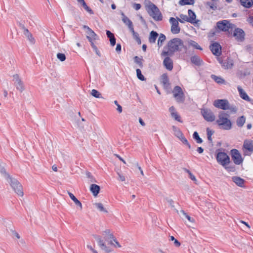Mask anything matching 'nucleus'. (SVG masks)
Listing matches in <instances>:
<instances>
[{
	"instance_id": "nucleus-1",
	"label": "nucleus",
	"mask_w": 253,
	"mask_h": 253,
	"mask_svg": "<svg viewBox=\"0 0 253 253\" xmlns=\"http://www.w3.org/2000/svg\"><path fill=\"white\" fill-rule=\"evenodd\" d=\"M183 48V41L179 38H174L168 42L167 47L164 48L162 55L164 56H171L174 52L181 50Z\"/></svg>"
},
{
	"instance_id": "nucleus-2",
	"label": "nucleus",
	"mask_w": 253,
	"mask_h": 253,
	"mask_svg": "<svg viewBox=\"0 0 253 253\" xmlns=\"http://www.w3.org/2000/svg\"><path fill=\"white\" fill-rule=\"evenodd\" d=\"M146 10L150 15L155 21H161L163 19V16L159 8L151 1L148 2L145 5Z\"/></svg>"
},
{
	"instance_id": "nucleus-3",
	"label": "nucleus",
	"mask_w": 253,
	"mask_h": 253,
	"mask_svg": "<svg viewBox=\"0 0 253 253\" xmlns=\"http://www.w3.org/2000/svg\"><path fill=\"white\" fill-rule=\"evenodd\" d=\"M7 182L10 184L14 192L20 196H23V188L21 184L15 178L11 177L9 175H7V178L6 179Z\"/></svg>"
},
{
	"instance_id": "nucleus-4",
	"label": "nucleus",
	"mask_w": 253,
	"mask_h": 253,
	"mask_svg": "<svg viewBox=\"0 0 253 253\" xmlns=\"http://www.w3.org/2000/svg\"><path fill=\"white\" fill-rule=\"evenodd\" d=\"M83 28L85 30L86 38L90 42L92 47L95 50L96 53L98 54L97 47L94 45L93 42L94 41H96L98 38L97 35L87 26L84 25Z\"/></svg>"
},
{
	"instance_id": "nucleus-5",
	"label": "nucleus",
	"mask_w": 253,
	"mask_h": 253,
	"mask_svg": "<svg viewBox=\"0 0 253 253\" xmlns=\"http://www.w3.org/2000/svg\"><path fill=\"white\" fill-rule=\"evenodd\" d=\"M222 166L228 172H235L236 170L234 164L231 163L229 157L224 152H222Z\"/></svg>"
},
{
	"instance_id": "nucleus-6",
	"label": "nucleus",
	"mask_w": 253,
	"mask_h": 253,
	"mask_svg": "<svg viewBox=\"0 0 253 253\" xmlns=\"http://www.w3.org/2000/svg\"><path fill=\"white\" fill-rule=\"evenodd\" d=\"M230 154L232 160L235 165H240L243 163L244 159L238 150L236 149L231 150Z\"/></svg>"
},
{
	"instance_id": "nucleus-7",
	"label": "nucleus",
	"mask_w": 253,
	"mask_h": 253,
	"mask_svg": "<svg viewBox=\"0 0 253 253\" xmlns=\"http://www.w3.org/2000/svg\"><path fill=\"white\" fill-rule=\"evenodd\" d=\"M173 96L178 102H183L184 101V93L181 88L175 86L173 90Z\"/></svg>"
},
{
	"instance_id": "nucleus-8",
	"label": "nucleus",
	"mask_w": 253,
	"mask_h": 253,
	"mask_svg": "<svg viewBox=\"0 0 253 253\" xmlns=\"http://www.w3.org/2000/svg\"><path fill=\"white\" fill-rule=\"evenodd\" d=\"M235 29V26L227 20L222 21V31L227 32L228 36L232 35V32Z\"/></svg>"
},
{
	"instance_id": "nucleus-9",
	"label": "nucleus",
	"mask_w": 253,
	"mask_h": 253,
	"mask_svg": "<svg viewBox=\"0 0 253 253\" xmlns=\"http://www.w3.org/2000/svg\"><path fill=\"white\" fill-rule=\"evenodd\" d=\"M169 22L171 25L170 31L173 34H177L180 32V28L179 26L178 21L176 18L170 17Z\"/></svg>"
},
{
	"instance_id": "nucleus-10",
	"label": "nucleus",
	"mask_w": 253,
	"mask_h": 253,
	"mask_svg": "<svg viewBox=\"0 0 253 253\" xmlns=\"http://www.w3.org/2000/svg\"><path fill=\"white\" fill-rule=\"evenodd\" d=\"M201 112L204 118L207 121L211 122L215 120V116L211 110L208 109H202Z\"/></svg>"
},
{
	"instance_id": "nucleus-11",
	"label": "nucleus",
	"mask_w": 253,
	"mask_h": 253,
	"mask_svg": "<svg viewBox=\"0 0 253 253\" xmlns=\"http://www.w3.org/2000/svg\"><path fill=\"white\" fill-rule=\"evenodd\" d=\"M13 81H14V85L16 89L21 92L25 89V86L23 82L19 78L18 74H15L13 76Z\"/></svg>"
},
{
	"instance_id": "nucleus-12",
	"label": "nucleus",
	"mask_w": 253,
	"mask_h": 253,
	"mask_svg": "<svg viewBox=\"0 0 253 253\" xmlns=\"http://www.w3.org/2000/svg\"><path fill=\"white\" fill-rule=\"evenodd\" d=\"M233 36L238 42H243L245 39V34L244 31L240 28L235 29L234 30Z\"/></svg>"
},
{
	"instance_id": "nucleus-13",
	"label": "nucleus",
	"mask_w": 253,
	"mask_h": 253,
	"mask_svg": "<svg viewBox=\"0 0 253 253\" xmlns=\"http://www.w3.org/2000/svg\"><path fill=\"white\" fill-rule=\"evenodd\" d=\"M243 151L245 155H247L248 151H253V140H245L243 144Z\"/></svg>"
},
{
	"instance_id": "nucleus-14",
	"label": "nucleus",
	"mask_w": 253,
	"mask_h": 253,
	"mask_svg": "<svg viewBox=\"0 0 253 253\" xmlns=\"http://www.w3.org/2000/svg\"><path fill=\"white\" fill-rule=\"evenodd\" d=\"M93 237L98 242V245L99 247L103 250H104L107 253H109L110 250L109 248L106 246L104 241L102 240L101 237L100 236L97 235H93Z\"/></svg>"
},
{
	"instance_id": "nucleus-15",
	"label": "nucleus",
	"mask_w": 253,
	"mask_h": 253,
	"mask_svg": "<svg viewBox=\"0 0 253 253\" xmlns=\"http://www.w3.org/2000/svg\"><path fill=\"white\" fill-rule=\"evenodd\" d=\"M222 110H228L231 113H235L237 109L234 105H231L227 100L222 99Z\"/></svg>"
},
{
	"instance_id": "nucleus-16",
	"label": "nucleus",
	"mask_w": 253,
	"mask_h": 253,
	"mask_svg": "<svg viewBox=\"0 0 253 253\" xmlns=\"http://www.w3.org/2000/svg\"><path fill=\"white\" fill-rule=\"evenodd\" d=\"M210 49L212 53L216 56H218L221 53V47L219 44L216 42L213 43L211 45Z\"/></svg>"
},
{
	"instance_id": "nucleus-17",
	"label": "nucleus",
	"mask_w": 253,
	"mask_h": 253,
	"mask_svg": "<svg viewBox=\"0 0 253 253\" xmlns=\"http://www.w3.org/2000/svg\"><path fill=\"white\" fill-rule=\"evenodd\" d=\"M121 15L122 20L124 23H125L126 25L127 26L129 30H132V28H133V26L131 21L126 16L123 12L121 13Z\"/></svg>"
},
{
	"instance_id": "nucleus-18",
	"label": "nucleus",
	"mask_w": 253,
	"mask_h": 253,
	"mask_svg": "<svg viewBox=\"0 0 253 253\" xmlns=\"http://www.w3.org/2000/svg\"><path fill=\"white\" fill-rule=\"evenodd\" d=\"M232 126L231 121L222 116V129L230 130L232 128Z\"/></svg>"
},
{
	"instance_id": "nucleus-19",
	"label": "nucleus",
	"mask_w": 253,
	"mask_h": 253,
	"mask_svg": "<svg viewBox=\"0 0 253 253\" xmlns=\"http://www.w3.org/2000/svg\"><path fill=\"white\" fill-rule=\"evenodd\" d=\"M211 154L214 155L218 164L221 165V149L218 148L215 150V152H211Z\"/></svg>"
},
{
	"instance_id": "nucleus-20",
	"label": "nucleus",
	"mask_w": 253,
	"mask_h": 253,
	"mask_svg": "<svg viewBox=\"0 0 253 253\" xmlns=\"http://www.w3.org/2000/svg\"><path fill=\"white\" fill-rule=\"evenodd\" d=\"M237 89L239 92L240 96L243 99L246 100V101L250 100V98L249 96L247 95L246 92L244 91V90L240 86H238Z\"/></svg>"
},
{
	"instance_id": "nucleus-21",
	"label": "nucleus",
	"mask_w": 253,
	"mask_h": 253,
	"mask_svg": "<svg viewBox=\"0 0 253 253\" xmlns=\"http://www.w3.org/2000/svg\"><path fill=\"white\" fill-rule=\"evenodd\" d=\"M100 187L99 185L95 184H92L90 186V191L91 192L93 196H96L99 193Z\"/></svg>"
},
{
	"instance_id": "nucleus-22",
	"label": "nucleus",
	"mask_w": 253,
	"mask_h": 253,
	"mask_svg": "<svg viewBox=\"0 0 253 253\" xmlns=\"http://www.w3.org/2000/svg\"><path fill=\"white\" fill-rule=\"evenodd\" d=\"M158 34L156 31H151L149 35V42L151 43H155L156 39L158 38Z\"/></svg>"
},
{
	"instance_id": "nucleus-23",
	"label": "nucleus",
	"mask_w": 253,
	"mask_h": 253,
	"mask_svg": "<svg viewBox=\"0 0 253 253\" xmlns=\"http://www.w3.org/2000/svg\"><path fill=\"white\" fill-rule=\"evenodd\" d=\"M232 180L238 186L243 187L244 184L245 180L238 176L232 177Z\"/></svg>"
},
{
	"instance_id": "nucleus-24",
	"label": "nucleus",
	"mask_w": 253,
	"mask_h": 253,
	"mask_svg": "<svg viewBox=\"0 0 253 253\" xmlns=\"http://www.w3.org/2000/svg\"><path fill=\"white\" fill-rule=\"evenodd\" d=\"M188 18L189 20V22L191 23H196V16L195 13L191 9H189L188 11Z\"/></svg>"
},
{
	"instance_id": "nucleus-25",
	"label": "nucleus",
	"mask_w": 253,
	"mask_h": 253,
	"mask_svg": "<svg viewBox=\"0 0 253 253\" xmlns=\"http://www.w3.org/2000/svg\"><path fill=\"white\" fill-rule=\"evenodd\" d=\"M68 194L70 198L74 202L75 204L80 208V209H82V204L81 202L78 200V199L73 194L70 192H68Z\"/></svg>"
},
{
	"instance_id": "nucleus-26",
	"label": "nucleus",
	"mask_w": 253,
	"mask_h": 253,
	"mask_svg": "<svg viewBox=\"0 0 253 253\" xmlns=\"http://www.w3.org/2000/svg\"><path fill=\"white\" fill-rule=\"evenodd\" d=\"M246 122V117L244 116H241L237 118L236 124L239 127H242Z\"/></svg>"
},
{
	"instance_id": "nucleus-27",
	"label": "nucleus",
	"mask_w": 253,
	"mask_h": 253,
	"mask_svg": "<svg viewBox=\"0 0 253 253\" xmlns=\"http://www.w3.org/2000/svg\"><path fill=\"white\" fill-rule=\"evenodd\" d=\"M166 37L163 34H160L158 40L157 45L159 47H161L164 42L166 41Z\"/></svg>"
},
{
	"instance_id": "nucleus-28",
	"label": "nucleus",
	"mask_w": 253,
	"mask_h": 253,
	"mask_svg": "<svg viewBox=\"0 0 253 253\" xmlns=\"http://www.w3.org/2000/svg\"><path fill=\"white\" fill-rule=\"evenodd\" d=\"M241 4L247 8H250L253 4V0H240Z\"/></svg>"
},
{
	"instance_id": "nucleus-29",
	"label": "nucleus",
	"mask_w": 253,
	"mask_h": 253,
	"mask_svg": "<svg viewBox=\"0 0 253 253\" xmlns=\"http://www.w3.org/2000/svg\"><path fill=\"white\" fill-rule=\"evenodd\" d=\"M176 19L178 20V21L182 23H184L185 22H189L188 16L182 14H180L179 17H176Z\"/></svg>"
},
{
	"instance_id": "nucleus-30",
	"label": "nucleus",
	"mask_w": 253,
	"mask_h": 253,
	"mask_svg": "<svg viewBox=\"0 0 253 253\" xmlns=\"http://www.w3.org/2000/svg\"><path fill=\"white\" fill-rule=\"evenodd\" d=\"M172 130L174 132V134L175 136H176L177 138H180L181 137L182 135H183V133L180 131V130L176 126H172Z\"/></svg>"
},
{
	"instance_id": "nucleus-31",
	"label": "nucleus",
	"mask_w": 253,
	"mask_h": 253,
	"mask_svg": "<svg viewBox=\"0 0 253 253\" xmlns=\"http://www.w3.org/2000/svg\"><path fill=\"white\" fill-rule=\"evenodd\" d=\"M162 83L165 87H168L169 85V79L166 74H163L161 77Z\"/></svg>"
},
{
	"instance_id": "nucleus-32",
	"label": "nucleus",
	"mask_w": 253,
	"mask_h": 253,
	"mask_svg": "<svg viewBox=\"0 0 253 253\" xmlns=\"http://www.w3.org/2000/svg\"><path fill=\"white\" fill-rule=\"evenodd\" d=\"M94 205L100 211L104 212L105 213L108 212V211L106 210L105 208H104L102 204L100 203H96L94 204Z\"/></svg>"
},
{
	"instance_id": "nucleus-33",
	"label": "nucleus",
	"mask_w": 253,
	"mask_h": 253,
	"mask_svg": "<svg viewBox=\"0 0 253 253\" xmlns=\"http://www.w3.org/2000/svg\"><path fill=\"white\" fill-rule=\"evenodd\" d=\"M194 3V0H180L179 2V4L181 5H193Z\"/></svg>"
},
{
	"instance_id": "nucleus-34",
	"label": "nucleus",
	"mask_w": 253,
	"mask_h": 253,
	"mask_svg": "<svg viewBox=\"0 0 253 253\" xmlns=\"http://www.w3.org/2000/svg\"><path fill=\"white\" fill-rule=\"evenodd\" d=\"M180 213L182 214V217L187 218L190 222L194 223L195 220L193 218L191 217L189 215L187 214L183 210L180 211Z\"/></svg>"
},
{
	"instance_id": "nucleus-35",
	"label": "nucleus",
	"mask_w": 253,
	"mask_h": 253,
	"mask_svg": "<svg viewBox=\"0 0 253 253\" xmlns=\"http://www.w3.org/2000/svg\"><path fill=\"white\" fill-rule=\"evenodd\" d=\"M193 137L196 140L197 143H202L203 142V140L200 137L197 131H194L193 134Z\"/></svg>"
},
{
	"instance_id": "nucleus-36",
	"label": "nucleus",
	"mask_w": 253,
	"mask_h": 253,
	"mask_svg": "<svg viewBox=\"0 0 253 253\" xmlns=\"http://www.w3.org/2000/svg\"><path fill=\"white\" fill-rule=\"evenodd\" d=\"M136 76L137 78L140 81H144L146 80V78L142 74L141 71L140 69H136Z\"/></svg>"
},
{
	"instance_id": "nucleus-37",
	"label": "nucleus",
	"mask_w": 253,
	"mask_h": 253,
	"mask_svg": "<svg viewBox=\"0 0 253 253\" xmlns=\"http://www.w3.org/2000/svg\"><path fill=\"white\" fill-rule=\"evenodd\" d=\"M129 31L132 33L133 38L137 42L140 43L141 40L140 38L139 37V35L138 33L134 31V28H132V30H130Z\"/></svg>"
},
{
	"instance_id": "nucleus-38",
	"label": "nucleus",
	"mask_w": 253,
	"mask_h": 253,
	"mask_svg": "<svg viewBox=\"0 0 253 253\" xmlns=\"http://www.w3.org/2000/svg\"><path fill=\"white\" fill-rule=\"evenodd\" d=\"M91 94L94 97L99 98L101 97V94L96 89H92L91 91Z\"/></svg>"
},
{
	"instance_id": "nucleus-39",
	"label": "nucleus",
	"mask_w": 253,
	"mask_h": 253,
	"mask_svg": "<svg viewBox=\"0 0 253 253\" xmlns=\"http://www.w3.org/2000/svg\"><path fill=\"white\" fill-rule=\"evenodd\" d=\"M190 45L192 46V47H195L196 49L202 50V48L201 46L197 43L196 42L193 41H190L189 42Z\"/></svg>"
},
{
	"instance_id": "nucleus-40",
	"label": "nucleus",
	"mask_w": 253,
	"mask_h": 253,
	"mask_svg": "<svg viewBox=\"0 0 253 253\" xmlns=\"http://www.w3.org/2000/svg\"><path fill=\"white\" fill-rule=\"evenodd\" d=\"M0 172L1 174H3L4 175L5 178H7V175H9L6 172V170L5 169L4 167L3 166V164H0Z\"/></svg>"
},
{
	"instance_id": "nucleus-41",
	"label": "nucleus",
	"mask_w": 253,
	"mask_h": 253,
	"mask_svg": "<svg viewBox=\"0 0 253 253\" xmlns=\"http://www.w3.org/2000/svg\"><path fill=\"white\" fill-rule=\"evenodd\" d=\"M81 4H82L83 7L87 12H88L89 13L91 14H93L92 10L86 5L84 1Z\"/></svg>"
},
{
	"instance_id": "nucleus-42",
	"label": "nucleus",
	"mask_w": 253,
	"mask_h": 253,
	"mask_svg": "<svg viewBox=\"0 0 253 253\" xmlns=\"http://www.w3.org/2000/svg\"><path fill=\"white\" fill-rule=\"evenodd\" d=\"M179 139L181 141V142L184 143V144L186 145L189 149L191 148V146L190 144L188 143L187 140L186 139V138L184 136V135H182L181 137L179 138Z\"/></svg>"
},
{
	"instance_id": "nucleus-43",
	"label": "nucleus",
	"mask_w": 253,
	"mask_h": 253,
	"mask_svg": "<svg viewBox=\"0 0 253 253\" xmlns=\"http://www.w3.org/2000/svg\"><path fill=\"white\" fill-rule=\"evenodd\" d=\"M169 240L174 242V245L175 247H178L180 246V243L177 239H175L173 236H170Z\"/></svg>"
},
{
	"instance_id": "nucleus-44",
	"label": "nucleus",
	"mask_w": 253,
	"mask_h": 253,
	"mask_svg": "<svg viewBox=\"0 0 253 253\" xmlns=\"http://www.w3.org/2000/svg\"><path fill=\"white\" fill-rule=\"evenodd\" d=\"M214 106L219 109H221V99H217L214 101Z\"/></svg>"
},
{
	"instance_id": "nucleus-45",
	"label": "nucleus",
	"mask_w": 253,
	"mask_h": 253,
	"mask_svg": "<svg viewBox=\"0 0 253 253\" xmlns=\"http://www.w3.org/2000/svg\"><path fill=\"white\" fill-rule=\"evenodd\" d=\"M192 63H200V59L199 57L194 56L191 59Z\"/></svg>"
},
{
	"instance_id": "nucleus-46",
	"label": "nucleus",
	"mask_w": 253,
	"mask_h": 253,
	"mask_svg": "<svg viewBox=\"0 0 253 253\" xmlns=\"http://www.w3.org/2000/svg\"><path fill=\"white\" fill-rule=\"evenodd\" d=\"M171 115V117L177 121L179 122H182V121L180 120V117L178 115V114L176 112L174 113H172Z\"/></svg>"
},
{
	"instance_id": "nucleus-47",
	"label": "nucleus",
	"mask_w": 253,
	"mask_h": 253,
	"mask_svg": "<svg viewBox=\"0 0 253 253\" xmlns=\"http://www.w3.org/2000/svg\"><path fill=\"white\" fill-rule=\"evenodd\" d=\"M57 57L61 62L64 61L66 59L65 55L63 53H58L57 54Z\"/></svg>"
},
{
	"instance_id": "nucleus-48",
	"label": "nucleus",
	"mask_w": 253,
	"mask_h": 253,
	"mask_svg": "<svg viewBox=\"0 0 253 253\" xmlns=\"http://www.w3.org/2000/svg\"><path fill=\"white\" fill-rule=\"evenodd\" d=\"M87 177L89 179V180L91 182H96L95 178L92 176L89 172H87L86 173Z\"/></svg>"
},
{
	"instance_id": "nucleus-49",
	"label": "nucleus",
	"mask_w": 253,
	"mask_h": 253,
	"mask_svg": "<svg viewBox=\"0 0 253 253\" xmlns=\"http://www.w3.org/2000/svg\"><path fill=\"white\" fill-rule=\"evenodd\" d=\"M211 77L216 83H217L218 84L221 83V77H217L216 76L214 75H211Z\"/></svg>"
},
{
	"instance_id": "nucleus-50",
	"label": "nucleus",
	"mask_w": 253,
	"mask_h": 253,
	"mask_svg": "<svg viewBox=\"0 0 253 253\" xmlns=\"http://www.w3.org/2000/svg\"><path fill=\"white\" fill-rule=\"evenodd\" d=\"M104 239L106 241H108L109 240H112L114 241V239H116L113 234L110 233L108 236H105Z\"/></svg>"
},
{
	"instance_id": "nucleus-51",
	"label": "nucleus",
	"mask_w": 253,
	"mask_h": 253,
	"mask_svg": "<svg viewBox=\"0 0 253 253\" xmlns=\"http://www.w3.org/2000/svg\"><path fill=\"white\" fill-rule=\"evenodd\" d=\"M27 39L29 41V42L32 44H34L35 42V40L33 37L32 34H30V36H29L28 37H27Z\"/></svg>"
},
{
	"instance_id": "nucleus-52",
	"label": "nucleus",
	"mask_w": 253,
	"mask_h": 253,
	"mask_svg": "<svg viewBox=\"0 0 253 253\" xmlns=\"http://www.w3.org/2000/svg\"><path fill=\"white\" fill-rule=\"evenodd\" d=\"M114 104L115 105H116L117 106V111L120 113H122V107L120 104H119V103L117 100L114 101Z\"/></svg>"
},
{
	"instance_id": "nucleus-53",
	"label": "nucleus",
	"mask_w": 253,
	"mask_h": 253,
	"mask_svg": "<svg viewBox=\"0 0 253 253\" xmlns=\"http://www.w3.org/2000/svg\"><path fill=\"white\" fill-rule=\"evenodd\" d=\"M189 177L190 178L192 181L194 182L195 184H197V180L196 178V177L191 173L190 172L189 174Z\"/></svg>"
},
{
	"instance_id": "nucleus-54",
	"label": "nucleus",
	"mask_w": 253,
	"mask_h": 253,
	"mask_svg": "<svg viewBox=\"0 0 253 253\" xmlns=\"http://www.w3.org/2000/svg\"><path fill=\"white\" fill-rule=\"evenodd\" d=\"M114 242L115 243V244H113V243L112 242V241H111V240L109 242V244L111 245H114L115 247H118V248L121 247V246L120 245L119 243L116 240V239H114Z\"/></svg>"
},
{
	"instance_id": "nucleus-55",
	"label": "nucleus",
	"mask_w": 253,
	"mask_h": 253,
	"mask_svg": "<svg viewBox=\"0 0 253 253\" xmlns=\"http://www.w3.org/2000/svg\"><path fill=\"white\" fill-rule=\"evenodd\" d=\"M23 34H24V36L26 38L28 37L29 36H30V34H31L30 33V32L29 31V30L25 28H23Z\"/></svg>"
},
{
	"instance_id": "nucleus-56",
	"label": "nucleus",
	"mask_w": 253,
	"mask_h": 253,
	"mask_svg": "<svg viewBox=\"0 0 253 253\" xmlns=\"http://www.w3.org/2000/svg\"><path fill=\"white\" fill-rule=\"evenodd\" d=\"M165 199L172 208H174V201L172 199H169L168 198H166Z\"/></svg>"
},
{
	"instance_id": "nucleus-57",
	"label": "nucleus",
	"mask_w": 253,
	"mask_h": 253,
	"mask_svg": "<svg viewBox=\"0 0 253 253\" xmlns=\"http://www.w3.org/2000/svg\"><path fill=\"white\" fill-rule=\"evenodd\" d=\"M110 44L112 46H114L115 45L116 39H115V37H112V38L110 39Z\"/></svg>"
},
{
	"instance_id": "nucleus-58",
	"label": "nucleus",
	"mask_w": 253,
	"mask_h": 253,
	"mask_svg": "<svg viewBox=\"0 0 253 253\" xmlns=\"http://www.w3.org/2000/svg\"><path fill=\"white\" fill-rule=\"evenodd\" d=\"M217 123L219 126H221V113L219 112L218 114V119L217 120Z\"/></svg>"
},
{
	"instance_id": "nucleus-59",
	"label": "nucleus",
	"mask_w": 253,
	"mask_h": 253,
	"mask_svg": "<svg viewBox=\"0 0 253 253\" xmlns=\"http://www.w3.org/2000/svg\"><path fill=\"white\" fill-rule=\"evenodd\" d=\"M207 136H212V135L213 134V131L211 130L209 127L207 128Z\"/></svg>"
},
{
	"instance_id": "nucleus-60",
	"label": "nucleus",
	"mask_w": 253,
	"mask_h": 253,
	"mask_svg": "<svg viewBox=\"0 0 253 253\" xmlns=\"http://www.w3.org/2000/svg\"><path fill=\"white\" fill-rule=\"evenodd\" d=\"M167 69L171 71L173 69V64H164Z\"/></svg>"
},
{
	"instance_id": "nucleus-61",
	"label": "nucleus",
	"mask_w": 253,
	"mask_h": 253,
	"mask_svg": "<svg viewBox=\"0 0 253 253\" xmlns=\"http://www.w3.org/2000/svg\"><path fill=\"white\" fill-rule=\"evenodd\" d=\"M106 35L109 39L112 38V37H114V35L113 33H112L110 31H106Z\"/></svg>"
},
{
	"instance_id": "nucleus-62",
	"label": "nucleus",
	"mask_w": 253,
	"mask_h": 253,
	"mask_svg": "<svg viewBox=\"0 0 253 253\" xmlns=\"http://www.w3.org/2000/svg\"><path fill=\"white\" fill-rule=\"evenodd\" d=\"M133 7L135 10H138L141 8V5L139 3H135Z\"/></svg>"
},
{
	"instance_id": "nucleus-63",
	"label": "nucleus",
	"mask_w": 253,
	"mask_h": 253,
	"mask_svg": "<svg viewBox=\"0 0 253 253\" xmlns=\"http://www.w3.org/2000/svg\"><path fill=\"white\" fill-rule=\"evenodd\" d=\"M110 233V230L109 229H107L103 232V235H105V236H108Z\"/></svg>"
},
{
	"instance_id": "nucleus-64",
	"label": "nucleus",
	"mask_w": 253,
	"mask_h": 253,
	"mask_svg": "<svg viewBox=\"0 0 253 253\" xmlns=\"http://www.w3.org/2000/svg\"><path fill=\"white\" fill-rule=\"evenodd\" d=\"M248 21L250 24L253 26V16H250L248 19Z\"/></svg>"
}]
</instances>
